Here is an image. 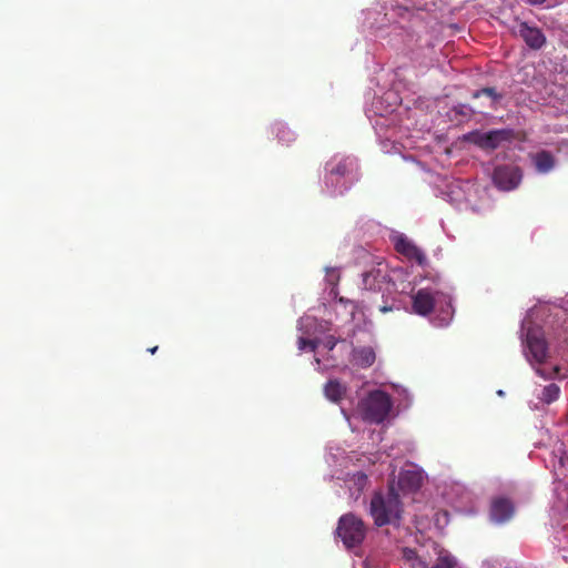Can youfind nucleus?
<instances>
[{"instance_id":"1","label":"nucleus","mask_w":568,"mask_h":568,"mask_svg":"<svg viewBox=\"0 0 568 568\" xmlns=\"http://www.w3.org/2000/svg\"><path fill=\"white\" fill-rule=\"evenodd\" d=\"M403 505L398 493L393 486L386 494L376 491L372 496L369 504V515L377 527L389 524L398 525L402 518Z\"/></svg>"},{"instance_id":"2","label":"nucleus","mask_w":568,"mask_h":568,"mask_svg":"<svg viewBox=\"0 0 568 568\" xmlns=\"http://www.w3.org/2000/svg\"><path fill=\"white\" fill-rule=\"evenodd\" d=\"M435 310H439L445 315V320L450 318L453 314L450 297L430 288H420L412 294L414 314L428 316Z\"/></svg>"},{"instance_id":"3","label":"nucleus","mask_w":568,"mask_h":568,"mask_svg":"<svg viewBox=\"0 0 568 568\" xmlns=\"http://www.w3.org/2000/svg\"><path fill=\"white\" fill-rule=\"evenodd\" d=\"M393 403L388 394L383 390H373L361 402V410L366 422L381 424L383 423Z\"/></svg>"},{"instance_id":"4","label":"nucleus","mask_w":568,"mask_h":568,"mask_svg":"<svg viewBox=\"0 0 568 568\" xmlns=\"http://www.w3.org/2000/svg\"><path fill=\"white\" fill-rule=\"evenodd\" d=\"M337 536L348 549L359 546L366 536V526L362 518L348 513L343 515L336 528Z\"/></svg>"},{"instance_id":"5","label":"nucleus","mask_w":568,"mask_h":568,"mask_svg":"<svg viewBox=\"0 0 568 568\" xmlns=\"http://www.w3.org/2000/svg\"><path fill=\"white\" fill-rule=\"evenodd\" d=\"M513 138L514 131L510 129L491 130L488 132L474 130L465 134L463 140L480 148L484 151H494L504 142H510Z\"/></svg>"},{"instance_id":"6","label":"nucleus","mask_w":568,"mask_h":568,"mask_svg":"<svg viewBox=\"0 0 568 568\" xmlns=\"http://www.w3.org/2000/svg\"><path fill=\"white\" fill-rule=\"evenodd\" d=\"M493 182L501 191L516 189L523 179L521 170L511 164L497 165L493 172Z\"/></svg>"},{"instance_id":"7","label":"nucleus","mask_w":568,"mask_h":568,"mask_svg":"<svg viewBox=\"0 0 568 568\" xmlns=\"http://www.w3.org/2000/svg\"><path fill=\"white\" fill-rule=\"evenodd\" d=\"M526 346L529 351L528 359L542 363L547 358V343L536 328H528L526 333Z\"/></svg>"},{"instance_id":"8","label":"nucleus","mask_w":568,"mask_h":568,"mask_svg":"<svg viewBox=\"0 0 568 568\" xmlns=\"http://www.w3.org/2000/svg\"><path fill=\"white\" fill-rule=\"evenodd\" d=\"M517 33L531 50H539L546 44V36L537 28L527 22H520Z\"/></svg>"},{"instance_id":"9","label":"nucleus","mask_w":568,"mask_h":568,"mask_svg":"<svg viewBox=\"0 0 568 568\" xmlns=\"http://www.w3.org/2000/svg\"><path fill=\"white\" fill-rule=\"evenodd\" d=\"M515 514V507L508 498H496L493 500L490 506L491 520L497 524L508 521Z\"/></svg>"},{"instance_id":"10","label":"nucleus","mask_w":568,"mask_h":568,"mask_svg":"<svg viewBox=\"0 0 568 568\" xmlns=\"http://www.w3.org/2000/svg\"><path fill=\"white\" fill-rule=\"evenodd\" d=\"M397 484L403 491H416L423 484V473L415 467L403 469L399 471Z\"/></svg>"},{"instance_id":"11","label":"nucleus","mask_w":568,"mask_h":568,"mask_svg":"<svg viewBox=\"0 0 568 568\" xmlns=\"http://www.w3.org/2000/svg\"><path fill=\"white\" fill-rule=\"evenodd\" d=\"M326 398L334 403H338L346 394V386L337 379H329L324 386Z\"/></svg>"},{"instance_id":"12","label":"nucleus","mask_w":568,"mask_h":568,"mask_svg":"<svg viewBox=\"0 0 568 568\" xmlns=\"http://www.w3.org/2000/svg\"><path fill=\"white\" fill-rule=\"evenodd\" d=\"M353 357L354 363L363 368L372 366L376 358L374 349L369 346L354 349Z\"/></svg>"},{"instance_id":"13","label":"nucleus","mask_w":568,"mask_h":568,"mask_svg":"<svg viewBox=\"0 0 568 568\" xmlns=\"http://www.w3.org/2000/svg\"><path fill=\"white\" fill-rule=\"evenodd\" d=\"M534 163L539 173H548L555 166V159L549 151H540L534 156Z\"/></svg>"},{"instance_id":"14","label":"nucleus","mask_w":568,"mask_h":568,"mask_svg":"<svg viewBox=\"0 0 568 568\" xmlns=\"http://www.w3.org/2000/svg\"><path fill=\"white\" fill-rule=\"evenodd\" d=\"M381 272L377 270H371L363 274V288L367 291H379L381 290Z\"/></svg>"},{"instance_id":"15","label":"nucleus","mask_w":568,"mask_h":568,"mask_svg":"<svg viewBox=\"0 0 568 568\" xmlns=\"http://www.w3.org/2000/svg\"><path fill=\"white\" fill-rule=\"evenodd\" d=\"M456 564V559L449 554L445 552L439 555L436 562L432 567H428L425 561H418V568H455Z\"/></svg>"},{"instance_id":"16","label":"nucleus","mask_w":568,"mask_h":568,"mask_svg":"<svg viewBox=\"0 0 568 568\" xmlns=\"http://www.w3.org/2000/svg\"><path fill=\"white\" fill-rule=\"evenodd\" d=\"M481 95H486V97L490 98V100H491L490 108H495V105L503 99V94L498 93L494 88H489V87L483 88L480 90H476L473 93L474 99H478Z\"/></svg>"},{"instance_id":"17","label":"nucleus","mask_w":568,"mask_h":568,"mask_svg":"<svg viewBox=\"0 0 568 568\" xmlns=\"http://www.w3.org/2000/svg\"><path fill=\"white\" fill-rule=\"evenodd\" d=\"M559 394H560L559 386L557 384L551 383L544 387V389L541 392L540 399L546 404H550L558 399Z\"/></svg>"},{"instance_id":"18","label":"nucleus","mask_w":568,"mask_h":568,"mask_svg":"<svg viewBox=\"0 0 568 568\" xmlns=\"http://www.w3.org/2000/svg\"><path fill=\"white\" fill-rule=\"evenodd\" d=\"M280 142L290 143L294 140V133L283 123H276L273 128Z\"/></svg>"},{"instance_id":"19","label":"nucleus","mask_w":568,"mask_h":568,"mask_svg":"<svg viewBox=\"0 0 568 568\" xmlns=\"http://www.w3.org/2000/svg\"><path fill=\"white\" fill-rule=\"evenodd\" d=\"M415 244L405 236H399L395 242V248L398 253L406 256Z\"/></svg>"},{"instance_id":"20","label":"nucleus","mask_w":568,"mask_h":568,"mask_svg":"<svg viewBox=\"0 0 568 568\" xmlns=\"http://www.w3.org/2000/svg\"><path fill=\"white\" fill-rule=\"evenodd\" d=\"M353 163L349 159H343L335 166L329 169L331 175L344 176L348 172L349 164Z\"/></svg>"},{"instance_id":"21","label":"nucleus","mask_w":568,"mask_h":568,"mask_svg":"<svg viewBox=\"0 0 568 568\" xmlns=\"http://www.w3.org/2000/svg\"><path fill=\"white\" fill-rule=\"evenodd\" d=\"M403 558L407 561V562H410L412 567L413 568H418V561H423L415 549H412V548H404L403 549Z\"/></svg>"},{"instance_id":"22","label":"nucleus","mask_w":568,"mask_h":568,"mask_svg":"<svg viewBox=\"0 0 568 568\" xmlns=\"http://www.w3.org/2000/svg\"><path fill=\"white\" fill-rule=\"evenodd\" d=\"M406 257L416 261L419 265H424L426 263V255L416 245L412 247V251H409Z\"/></svg>"},{"instance_id":"23","label":"nucleus","mask_w":568,"mask_h":568,"mask_svg":"<svg viewBox=\"0 0 568 568\" xmlns=\"http://www.w3.org/2000/svg\"><path fill=\"white\" fill-rule=\"evenodd\" d=\"M298 349L300 351H303L305 348H310L312 352H314L317 346H318V341L317 339H308V338H305V337H300L298 338Z\"/></svg>"},{"instance_id":"24","label":"nucleus","mask_w":568,"mask_h":568,"mask_svg":"<svg viewBox=\"0 0 568 568\" xmlns=\"http://www.w3.org/2000/svg\"><path fill=\"white\" fill-rule=\"evenodd\" d=\"M453 110L455 113L463 115V116H470L475 113V111L466 104H459V105L455 106Z\"/></svg>"},{"instance_id":"25","label":"nucleus","mask_w":568,"mask_h":568,"mask_svg":"<svg viewBox=\"0 0 568 568\" xmlns=\"http://www.w3.org/2000/svg\"><path fill=\"white\" fill-rule=\"evenodd\" d=\"M337 344V339L334 336H328L325 341V346L332 351Z\"/></svg>"},{"instance_id":"26","label":"nucleus","mask_w":568,"mask_h":568,"mask_svg":"<svg viewBox=\"0 0 568 568\" xmlns=\"http://www.w3.org/2000/svg\"><path fill=\"white\" fill-rule=\"evenodd\" d=\"M379 311H381L382 313H387V312L393 311V307H392V306L384 305V306H381V307H379Z\"/></svg>"},{"instance_id":"27","label":"nucleus","mask_w":568,"mask_h":568,"mask_svg":"<svg viewBox=\"0 0 568 568\" xmlns=\"http://www.w3.org/2000/svg\"><path fill=\"white\" fill-rule=\"evenodd\" d=\"M530 4H542L546 0H526Z\"/></svg>"},{"instance_id":"28","label":"nucleus","mask_w":568,"mask_h":568,"mask_svg":"<svg viewBox=\"0 0 568 568\" xmlns=\"http://www.w3.org/2000/svg\"><path fill=\"white\" fill-rule=\"evenodd\" d=\"M156 351H158V346H154V347H152V348H149V352H150L151 354H155V353H156Z\"/></svg>"},{"instance_id":"29","label":"nucleus","mask_w":568,"mask_h":568,"mask_svg":"<svg viewBox=\"0 0 568 568\" xmlns=\"http://www.w3.org/2000/svg\"><path fill=\"white\" fill-rule=\"evenodd\" d=\"M536 372H537V374L545 376L544 372L540 368H537Z\"/></svg>"},{"instance_id":"30","label":"nucleus","mask_w":568,"mask_h":568,"mask_svg":"<svg viewBox=\"0 0 568 568\" xmlns=\"http://www.w3.org/2000/svg\"><path fill=\"white\" fill-rule=\"evenodd\" d=\"M359 478H361V479H363V480H366V478H367V477H366V475H365V474L361 473V474H359Z\"/></svg>"}]
</instances>
